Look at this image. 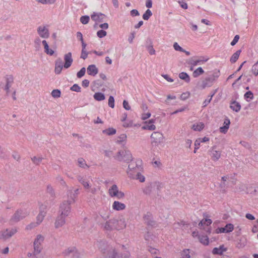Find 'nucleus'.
Wrapping results in <instances>:
<instances>
[{
	"label": "nucleus",
	"instance_id": "obj_1",
	"mask_svg": "<svg viewBox=\"0 0 258 258\" xmlns=\"http://www.w3.org/2000/svg\"><path fill=\"white\" fill-rule=\"evenodd\" d=\"M220 74L219 70L215 71L212 74L207 77L202 82V88L204 89L207 87H211L219 77Z\"/></svg>",
	"mask_w": 258,
	"mask_h": 258
},
{
	"label": "nucleus",
	"instance_id": "obj_2",
	"mask_svg": "<svg viewBox=\"0 0 258 258\" xmlns=\"http://www.w3.org/2000/svg\"><path fill=\"white\" fill-rule=\"evenodd\" d=\"M75 202V200L71 195V198L64 201L60 205L59 209L61 214L68 216L71 209V205Z\"/></svg>",
	"mask_w": 258,
	"mask_h": 258
},
{
	"label": "nucleus",
	"instance_id": "obj_3",
	"mask_svg": "<svg viewBox=\"0 0 258 258\" xmlns=\"http://www.w3.org/2000/svg\"><path fill=\"white\" fill-rule=\"evenodd\" d=\"M162 184L159 182H152L148 183L143 189V192L147 195H150L156 189L160 190L162 187Z\"/></svg>",
	"mask_w": 258,
	"mask_h": 258
},
{
	"label": "nucleus",
	"instance_id": "obj_4",
	"mask_svg": "<svg viewBox=\"0 0 258 258\" xmlns=\"http://www.w3.org/2000/svg\"><path fill=\"white\" fill-rule=\"evenodd\" d=\"M17 228H7L0 231V240H6L10 239L17 232Z\"/></svg>",
	"mask_w": 258,
	"mask_h": 258
},
{
	"label": "nucleus",
	"instance_id": "obj_5",
	"mask_svg": "<svg viewBox=\"0 0 258 258\" xmlns=\"http://www.w3.org/2000/svg\"><path fill=\"white\" fill-rule=\"evenodd\" d=\"M151 144L154 146H157L162 143L164 140V137L162 134L159 132H153L151 136Z\"/></svg>",
	"mask_w": 258,
	"mask_h": 258
},
{
	"label": "nucleus",
	"instance_id": "obj_6",
	"mask_svg": "<svg viewBox=\"0 0 258 258\" xmlns=\"http://www.w3.org/2000/svg\"><path fill=\"white\" fill-rule=\"evenodd\" d=\"M27 215L28 214L26 212H24L21 209H19L15 212L13 216L11 218L10 221L12 222H18L25 218Z\"/></svg>",
	"mask_w": 258,
	"mask_h": 258
},
{
	"label": "nucleus",
	"instance_id": "obj_7",
	"mask_svg": "<svg viewBox=\"0 0 258 258\" xmlns=\"http://www.w3.org/2000/svg\"><path fill=\"white\" fill-rule=\"evenodd\" d=\"M109 223H111L113 229L119 230L125 227L126 224L124 220H117L112 219L109 220Z\"/></svg>",
	"mask_w": 258,
	"mask_h": 258
},
{
	"label": "nucleus",
	"instance_id": "obj_8",
	"mask_svg": "<svg viewBox=\"0 0 258 258\" xmlns=\"http://www.w3.org/2000/svg\"><path fill=\"white\" fill-rule=\"evenodd\" d=\"M44 240V237L41 235H38L37 236V238L35 239L34 241V254L36 255L39 254L41 250L40 245V242L43 241Z\"/></svg>",
	"mask_w": 258,
	"mask_h": 258
},
{
	"label": "nucleus",
	"instance_id": "obj_9",
	"mask_svg": "<svg viewBox=\"0 0 258 258\" xmlns=\"http://www.w3.org/2000/svg\"><path fill=\"white\" fill-rule=\"evenodd\" d=\"M234 229V225L231 223H228L224 227H218L215 230V233L217 234L222 233H229L232 232Z\"/></svg>",
	"mask_w": 258,
	"mask_h": 258
},
{
	"label": "nucleus",
	"instance_id": "obj_10",
	"mask_svg": "<svg viewBox=\"0 0 258 258\" xmlns=\"http://www.w3.org/2000/svg\"><path fill=\"white\" fill-rule=\"evenodd\" d=\"M64 63L63 64V68L64 69H68L69 68L73 62V59L72 58V54L71 52H68V53H66L64 55Z\"/></svg>",
	"mask_w": 258,
	"mask_h": 258
},
{
	"label": "nucleus",
	"instance_id": "obj_11",
	"mask_svg": "<svg viewBox=\"0 0 258 258\" xmlns=\"http://www.w3.org/2000/svg\"><path fill=\"white\" fill-rule=\"evenodd\" d=\"M37 33L41 37L43 38H47L49 36V30L45 26L38 27Z\"/></svg>",
	"mask_w": 258,
	"mask_h": 258
},
{
	"label": "nucleus",
	"instance_id": "obj_12",
	"mask_svg": "<svg viewBox=\"0 0 258 258\" xmlns=\"http://www.w3.org/2000/svg\"><path fill=\"white\" fill-rule=\"evenodd\" d=\"M66 217H67V216L62 215L61 213L59 215L57 216L55 222V227L56 228L60 227L65 224V219Z\"/></svg>",
	"mask_w": 258,
	"mask_h": 258
},
{
	"label": "nucleus",
	"instance_id": "obj_13",
	"mask_svg": "<svg viewBox=\"0 0 258 258\" xmlns=\"http://www.w3.org/2000/svg\"><path fill=\"white\" fill-rule=\"evenodd\" d=\"M106 16L101 13L94 12L93 14L91 15V18L92 20L98 22H103V19Z\"/></svg>",
	"mask_w": 258,
	"mask_h": 258
},
{
	"label": "nucleus",
	"instance_id": "obj_14",
	"mask_svg": "<svg viewBox=\"0 0 258 258\" xmlns=\"http://www.w3.org/2000/svg\"><path fill=\"white\" fill-rule=\"evenodd\" d=\"M216 146L212 147L211 150L209 151L211 153V158L214 161H217L221 157V152L215 150Z\"/></svg>",
	"mask_w": 258,
	"mask_h": 258
},
{
	"label": "nucleus",
	"instance_id": "obj_15",
	"mask_svg": "<svg viewBox=\"0 0 258 258\" xmlns=\"http://www.w3.org/2000/svg\"><path fill=\"white\" fill-rule=\"evenodd\" d=\"M40 210L39 214L37 216V224L39 225L40 223L43 221L44 217L45 216L46 212L44 211L45 208V206L42 205L40 207Z\"/></svg>",
	"mask_w": 258,
	"mask_h": 258
},
{
	"label": "nucleus",
	"instance_id": "obj_16",
	"mask_svg": "<svg viewBox=\"0 0 258 258\" xmlns=\"http://www.w3.org/2000/svg\"><path fill=\"white\" fill-rule=\"evenodd\" d=\"M98 73V69L95 64H91L87 68V73L88 75L95 76Z\"/></svg>",
	"mask_w": 258,
	"mask_h": 258
},
{
	"label": "nucleus",
	"instance_id": "obj_17",
	"mask_svg": "<svg viewBox=\"0 0 258 258\" xmlns=\"http://www.w3.org/2000/svg\"><path fill=\"white\" fill-rule=\"evenodd\" d=\"M230 108L233 111L238 112L241 109V105L236 101L233 100L230 102Z\"/></svg>",
	"mask_w": 258,
	"mask_h": 258
},
{
	"label": "nucleus",
	"instance_id": "obj_18",
	"mask_svg": "<svg viewBox=\"0 0 258 258\" xmlns=\"http://www.w3.org/2000/svg\"><path fill=\"white\" fill-rule=\"evenodd\" d=\"M227 250V248L224 245H220L219 247H215L213 249L212 253L214 254L222 255L223 252Z\"/></svg>",
	"mask_w": 258,
	"mask_h": 258
},
{
	"label": "nucleus",
	"instance_id": "obj_19",
	"mask_svg": "<svg viewBox=\"0 0 258 258\" xmlns=\"http://www.w3.org/2000/svg\"><path fill=\"white\" fill-rule=\"evenodd\" d=\"M125 205L118 201H114L112 205V208L114 210L116 211H120L125 209Z\"/></svg>",
	"mask_w": 258,
	"mask_h": 258
},
{
	"label": "nucleus",
	"instance_id": "obj_20",
	"mask_svg": "<svg viewBox=\"0 0 258 258\" xmlns=\"http://www.w3.org/2000/svg\"><path fill=\"white\" fill-rule=\"evenodd\" d=\"M122 160L126 162H129L133 160L132 155L130 151H125L124 152Z\"/></svg>",
	"mask_w": 258,
	"mask_h": 258
},
{
	"label": "nucleus",
	"instance_id": "obj_21",
	"mask_svg": "<svg viewBox=\"0 0 258 258\" xmlns=\"http://www.w3.org/2000/svg\"><path fill=\"white\" fill-rule=\"evenodd\" d=\"M77 180L84 186L85 188H89L90 186L87 181L81 175L77 177Z\"/></svg>",
	"mask_w": 258,
	"mask_h": 258
},
{
	"label": "nucleus",
	"instance_id": "obj_22",
	"mask_svg": "<svg viewBox=\"0 0 258 258\" xmlns=\"http://www.w3.org/2000/svg\"><path fill=\"white\" fill-rule=\"evenodd\" d=\"M118 187L116 184H113L109 189L108 192L111 197H115L118 191Z\"/></svg>",
	"mask_w": 258,
	"mask_h": 258
},
{
	"label": "nucleus",
	"instance_id": "obj_23",
	"mask_svg": "<svg viewBox=\"0 0 258 258\" xmlns=\"http://www.w3.org/2000/svg\"><path fill=\"white\" fill-rule=\"evenodd\" d=\"M93 97L95 100L98 101H103L105 99V95L101 92L95 93L93 95Z\"/></svg>",
	"mask_w": 258,
	"mask_h": 258
},
{
	"label": "nucleus",
	"instance_id": "obj_24",
	"mask_svg": "<svg viewBox=\"0 0 258 258\" xmlns=\"http://www.w3.org/2000/svg\"><path fill=\"white\" fill-rule=\"evenodd\" d=\"M76 247L75 246H72V247H70L69 248H68L67 249L64 250L63 251H62V254L64 256H68L70 254H73V253H74V252H75L76 251Z\"/></svg>",
	"mask_w": 258,
	"mask_h": 258
},
{
	"label": "nucleus",
	"instance_id": "obj_25",
	"mask_svg": "<svg viewBox=\"0 0 258 258\" xmlns=\"http://www.w3.org/2000/svg\"><path fill=\"white\" fill-rule=\"evenodd\" d=\"M246 239L245 238H241L236 243V247L238 248L244 247L246 244Z\"/></svg>",
	"mask_w": 258,
	"mask_h": 258
},
{
	"label": "nucleus",
	"instance_id": "obj_26",
	"mask_svg": "<svg viewBox=\"0 0 258 258\" xmlns=\"http://www.w3.org/2000/svg\"><path fill=\"white\" fill-rule=\"evenodd\" d=\"M241 51V50H238L232 55L230 60L231 63H235L237 60Z\"/></svg>",
	"mask_w": 258,
	"mask_h": 258
},
{
	"label": "nucleus",
	"instance_id": "obj_27",
	"mask_svg": "<svg viewBox=\"0 0 258 258\" xmlns=\"http://www.w3.org/2000/svg\"><path fill=\"white\" fill-rule=\"evenodd\" d=\"M179 78L184 80L186 83L190 82V77L189 75L185 72H181L179 74Z\"/></svg>",
	"mask_w": 258,
	"mask_h": 258
},
{
	"label": "nucleus",
	"instance_id": "obj_28",
	"mask_svg": "<svg viewBox=\"0 0 258 258\" xmlns=\"http://www.w3.org/2000/svg\"><path fill=\"white\" fill-rule=\"evenodd\" d=\"M102 133L108 136H111L115 134L116 133V131L115 128L113 127H109L107 129L103 130L102 131Z\"/></svg>",
	"mask_w": 258,
	"mask_h": 258
},
{
	"label": "nucleus",
	"instance_id": "obj_29",
	"mask_svg": "<svg viewBox=\"0 0 258 258\" xmlns=\"http://www.w3.org/2000/svg\"><path fill=\"white\" fill-rule=\"evenodd\" d=\"M78 166L83 168H88L89 166L86 163L85 160L83 158H79L78 159Z\"/></svg>",
	"mask_w": 258,
	"mask_h": 258
},
{
	"label": "nucleus",
	"instance_id": "obj_30",
	"mask_svg": "<svg viewBox=\"0 0 258 258\" xmlns=\"http://www.w3.org/2000/svg\"><path fill=\"white\" fill-rule=\"evenodd\" d=\"M204 73V71L201 67H199L195 71L192 73V76L194 78H197L199 76L203 74Z\"/></svg>",
	"mask_w": 258,
	"mask_h": 258
},
{
	"label": "nucleus",
	"instance_id": "obj_31",
	"mask_svg": "<svg viewBox=\"0 0 258 258\" xmlns=\"http://www.w3.org/2000/svg\"><path fill=\"white\" fill-rule=\"evenodd\" d=\"M200 241L204 245H207L209 244V238L207 235L199 236Z\"/></svg>",
	"mask_w": 258,
	"mask_h": 258
},
{
	"label": "nucleus",
	"instance_id": "obj_32",
	"mask_svg": "<svg viewBox=\"0 0 258 258\" xmlns=\"http://www.w3.org/2000/svg\"><path fill=\"white\" fill-rule=\"evenodd\" d=\"M244 98L247 101L249 102L253 99V94L251 91H248L244 94Z\"/></svg>",
	"mask_w": 258,
	"mask_h": 258
},
{
	"label": "nucleus",
	"instance_id": "obj_33",
	"mask_svg": "<svg viewBox=\"0 0 258 258\" xmlns=\"http://www.w3.org/2000/svg\"><path fill=\"white\" fill-rule=\"evenodd\" d=\"M152 15V13L150 9H147L143 15V18L145 20H148Z\"/></svg>",
	"mask_w": 258,
	"mask_h": 258
},
{
	"label": "nucleus",
	"instance_id": "obj_34",
	"mask_svg": "<svg viewBox=\"0 0 258 258\" xmlns=\"http://www.w3.org/2000/svg\"><path fill=\"white\" fill-rule=\"evenodd\" d=\"M204 127V123H200L199 124H194L192 125V128L196 131H201L203 129Z\"/></svg>",
	"mask_w": 258,
	"mask_h": 258
},
{
	"label": "nucleus",
	"instance_id": "obj_35",
	"mask_svg": "<svg viewBox=\"0 0 258 258\" xmlns=\"http://www.w3.org/2000/svg\"><path fill=\"white\" fill-rule=\"evenodd\" d=\"M251 72L254 76L258 75V60L252 66Z\"/></svg>",
	"mask_w": 258,
	"mask_h": 258
},
{
	"label": "nucleus",
	"instance_id": "obj_36",
	"mask_svg": "<svg viewBox=\"0 0 258 258\" xmlns=\"http://www.w3.org/2000/svg\"><path fill=\"white\" fill-rule=\"evenodd\" d=\"M43 159V158L42 157H37L36 156H34L33 157L31 158V160L32 161L34 164H35L36 165H38L42 161Z\"/></svg>",
	"mask_w": 258,
	"mask_h": 258
},
{
	"label": "nucleus",
	"instance_id": "obj_37",
	"mask_svg": "<svg viewBox=\"0 0 258 258\" xmlns=\"http://www.w3.org/2000/svg\"><path fill=\"white\" fill-rule=\"evenodd\" d=\"M181 258H190V255H189V249H183L181 252Z\"/></svg>",
	"mask_w": 258,
	"mask_h": 258
},
{
	"label": "nucleus",
	"instance_id": "obj_38",
	"mask_svg": "<svg viewBox=\"0 0 258 258\" xmlns=\"http://www.w3.org/2000/svg\"><path fill=\"white\" fill-rule=\"evenodd\" d=\"M90 20L89 16L87 15L83 16L80 18V21L83 24H87Z\"/></svg>",
	"mask_w": 258,
	"mask_h": 258
},
{
	"label": "nucleus",
	"instance_id": "obj_39",
	"mask_svg": "<svg viewBox=\"0 0 258 258\" xmlns=\"http://www.w3.org/2000/svg\"><path fill=\"white\" fill-rule=\"evenodd\" d=\"M52 96L54 98H58L60 96L61 92L58 89L53 90L51 93Z\"/></svg>",
	"mask_w": 258,
	"mask_h": 258
},
{
	"label": "nucleus",
	"instance_id": "obj_40",
	"mask_svg": "<svg viewBox=\"0 0 258 258\" xmlns=\"http://www.w3.org/2000/svg\"><path fill=\"white\" fill-rule=\"evenodd\" d=\"M0 158L6 159L8 158V155L5 151V148L0 146Z\"/></svg>",
	"mask_w": 258,
	"mask_h": 258
},
{
	"label": "nucleus",
	"instance_id": "obj_41",
	"mask_svg": "<svg viewBox=\"0 0 258 258\" xmlns=\"http://www.w3.org/2000/svg\"><path fill=\"white\" fill-rule=\"evenodd\" d=\"M70 90L76 92H80L81 88L78 84H75L71 87Z\"/></svg>",
	"mask_w": 258,
	"mask_h": 258
},
{
	"label": "nucleus",
	"instance_id": "obj_42",
	"mask_svg": "<svg viewBox=\"0 0 258 258\" xmlns=\"http://www.w3.org/2000/svg\"><path fill=\"white\" fill-rule=\"evenodd\" d=\"M55 66L61 67V69L63 68V62L61 58L59 57L56 59L55 61Z\"/></svg>",
	"mask_w": 258,
	"mask_h": 258
},
{
	"label": "nucleus",
	"instance_id": "obj_43",
	"mask_svg": "<svg viewBox=\"0 0 258 258\" xmlns=\"http://www.w3.org/2000/svg\"><path fill=\"white\" fill-rule=\"evenodd\" d=\"M108 106L112 108L114 107V98L112 96H110L109 97Z\"/></svg>",
	"mask_w": 258,
	"mask_h": 258
},
{
	"label": "nucleus",
	"instance_id": "obj_44",
	"mask_svg": "<svg viewBox=\"0 0 258 258\" xmlns=\"http://www.w3.org/2000/svg\"><path fill=\"white\" fill-rule=\"evenodd\" d=\"M86 72L85 68H82L77 74V76L78 78H81L85 75Z\"/></svg>",
	"mask_w": 258,
	"mask_h": 258
},
{
	"label": "nucleus",
	"instance_id": "obj_45",
	"mask_svg": "<svg viewBox=\"0 0 258 258\" xmlns=\"http://www.w3.org/2000/svg\"><path fill=\"white\" fill-rule=\"evenodd\" d=\"M142 128L143 130H150V131H153V130H155L156 126H155V125H154L153 124H147V125H144L142 127Z\"/></svg>",
	"mask_w": 258,
	"mask_h": 258
},
{
	"label": "nucleus",
	"instance_id": "obj_46",
	"mask_svg": "<svg viewBox=\"0 0 258 258\" xmlns=\"http://www.w3.org/2000/svg\"><path fill=\"white\" fill-rule=\"evenodd\" d=\"M107 35V32L104 30H100L97 32V35L98 37L101 38Z\"/></svg>",
	"mask_w": 258,
	"mask_h": 258
},
{
	"label": "nucleus",
	"instance_id": "obj_47",
	"mask_svg": "<svg viewBox=\"0 0 258 258\" xmlns=\"http://www.w3.org/2000/svg\"><path fill=\"white\" fill-rule=\"evenodd\" d=\"M47 192L50 194L51 197H54V195H55L54 191V190H53L52 187L51 185H47Z\"/></svg>",
	"mask_w": 258,
	"mask_h": 258
},
{
	"label": "nucleus",
	"instance_id": "obj_48",
	"mask_svg": "<svg viewBox=\"0 0 258 258\" xmlns=\"http://www.w3.org/2000/svg\"><path fill=\"white\" fill-rule=\"evenodd\" d=\"M118 140L116 141L117 143L120 144L126 139V136L125 134H122L118 137Z\"/></svg>",
	"mask_w": 258,
	"mask_h": 258
},
{
	"label": "nucleus",
	"instance_id": "obj_49",
	"mask_svg": "<svg viewBox=\"0 0 258 258\" xmlns=\"http://www.w3.org/2000/svg\"><path fill=\"white\" fill-rule=\"evenodd\" d=\"M136 179L139 180L140 182H143L145 180V177L144 175L141 174L140 172H138L136 175Z\"/></svg>",
	"mask_w": 258,
	"mask_h": 258
},
{
	"label": "nucleus",
	"instance_id": "obj_50",
	"mask_svg": "<svg viewBox=\"0 0 258 258\" xmlns=\"http://www.w3.org/2000/svg\"><path fill=\"white\" fill-rule=\"evenodd\" d=\"M190 96V93L189 92H186L183 93L180 95V99L182 100H185L187 98H188Z\"/></svg>",
	"mask_w": 258,
	"mask_h": 258
},
{
	"label": "nucleus",
	"instance_id": "obj_51",
	"mask_svg": "<svg viewBox=\"0 0 258 258\" xmlns=\"http://www.w3.org/2000/svg\"><path fill=\"white\" fill-rule=\"evenodd\" d=\"M123 151H118L115 158L118 161H122V157L123 155Z\"/></svg>",
	"mask_w": 258,
	"mask_h": 258
},
{
	"label": "nucleus",
	"instance_id": "obj_52",
	"mask_svg": "<svg viewBox=\"0 0 258 258\" xmlns=\"http://www.w3.org/2000/svg\"><path fill=\"white\" fill-rule=\"evenodd\" d=\"M150 55L155 54V50L153 48V45L146 47Z\"/></svg>",
	"mask_w": 258,
	"mask_h": 258
},
{
	"label": "nucleus",
	"instance_id": "obj_53",
	"mask_svg": "<svg viewBox=\"0 0 258 258\" xmlns=\"http://www.w3.org/2000/svg\"><path fill=\"white\" fill-rule=\"evenodd\" d=\"M104 228L107 230H111L113 229L111 223H109V220L105 223Z\"/></svg>",
	"mask_w": 258,
	"mask_h": 258
},
{
	"label": "nucleus",
	"instance_id": "obj_54",
	"mask_svg": "<svg viewBox=\"0 0 258 258\" xmlns=\"http://www.w3.org/2000/svg\"><path fill=\"white\" fill-rule=\"evenodd\" d=\"M201 62V60H190L187 63L189 64H191L192 66H196Z\"/></svg>",
	"mask_w": 258,
	"mask_h": 258
},
{
	"label": "nucleus",
	"instance_id": "obj_55",
	"mask_svg": "<svg viewBox=\"0 0 258 258\" xmlns=\"http://www.w3.org/2000/svg\"><path fill=\"white\" fill-rule=\"evenodd\" d=\"M122 105H123V108L125 110H129L131 109V107L128 104V102L126 100H123Z\"/></svg>",
	"mask_w": 258,
	"mask_h": 258
},
{
	"label": "nucleus",
	"instance_id": "obj_56",
	"mask_svg": "<svg viewBox=\"0 0 258 258\" xmlns=\"http://www.w3.org/2000/svg\"><path fill=\"white\" fill-rule=\"evenodd\" d=\"M173 47L174 49L176 51H179L182 52V51H183V49L180 46L177 42H175L173 44Z\"/></svg>",
	"mask_w": 258,
	"mask_h": 258
},
{
	"label": "nucleus",
	"instance_id": "obj_57",
	"mask_svg": "<svg viewBox=\"0 0 258 258\" xmlns=\"http://www.w3.org/2000/svg\"><path fill=\"white\" fill-rule=\"evenodd\" d=\"M38 225V224H37V223L36 222V223H31L26 226V229L27 230H31L33 228H34V227H36Z\"/></svg>",
	"mask_w": 258,
	"mask_h": 258
},
{
	"label": "nucleus",
	"instance_id": "obj_58",
	"mask_svg": "<svg viewBox=\"0 0 258 258\" xmlns=\"http://www.w3.org/2000/svg\"><path fill=\"white\" fill-rule=\"evenodd\" d=\"M239 39V36L238 35H235L234 37V39L231 42V45L232 46L235 45L237 43Z\"/></svg>",
	"mask_w": 258,
	"mask_h": 258
},
{
	"label": "nucleus",
	"instance_id": "obj_59",
	"mask_svg": "<svg viewBox=\"0 0 258 258\" xmlns=\"http://www.w3.org/2000/svg\"><path fill=\"white\" fill-rule=\"evenodd\" d=\"M128 169L129 170V171H127V174L128 175H130V176L131 177V172L133 170H134L135 169V167L134 166V165L133 164H129L128 165Z\"/></svg>",
	"mask_w": 258,
	"mask_h": 258
},
{
	"label": "nucleus",
	"instance_id": "obj_60",
	"mask_svg": "<svg viewBox=\"0 0 258 258\" xmlns=\"http://www.w3.org/2000/svg\"><path fill=\"white\" fill-rule=\"evenodd\" d=\"M14 78L13 76L10 75L6 78V83L11 84L13 82Z\"/></svg>",
	"mask_w": 258,
	"mask_h": 258
},
{
	"label": "nucleus",
	"instance_id": "obj_61",
	"mask_svg": "<svg viewBox=\"0 0 258 258\" xmlns=\"http://www.w3.org/2000/svg\"><path fill=\"white\" fill-rule=\"evenodd\" d=\"M131 15L132 17L138 16L140 15L139 12L137 10L134 9L130 12Z\"/></svg>",
	"mask_w": 258,
	"mask_h": 258
},
{
	"label": "nucleus",
	"instance_id": "obj_62",
	"mask_svg": "<svg viewBox=\"0 0 258 258\" xmlns=\"http://www.w3.org/2000/svg\"><path fill=\"white\" fill-rule=\"evenodd\" d=\"M228 128V126L223 125L220 127L219 131L222 133L226 134L227 132Z\"/></svg>",
	"mask_w": 258,
	"mask_h": 258
},
{
	"label": "nucleus",
	"instance_id": "obj_63",
	"mask_svg": "<svg viewBox=\"0 0 258 258\" xmlns=\"http://www.w3.org/2000/svg\"><path fill=\"white\" fill-rule=\"evenodd\" d=\"M88 53L86 50H82L81 58L85 59L88 56Z\"/></svg>",
	"mask_w": 258,
	"mask_h": 258
},
{
	"label": "nucleus",
	"instance_id": "obj_64",
	"mask_svg": "<svg viewBox=\"0 0 258 258\" xmlns=\"http://www.w3.org/2000/svg\"><path fill=\"white\" fill-rule=\"evenodd\" d=\"M115 197L119 199H122L124 197V194L121 191H118Z\"/></svg>",
	"mask_w": 258,
	"mask_h": 258
}]
</instances>
